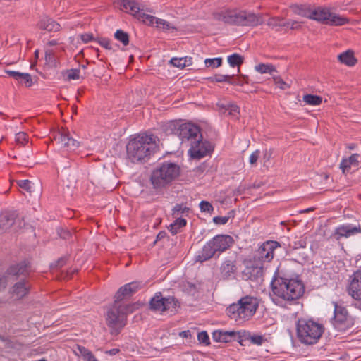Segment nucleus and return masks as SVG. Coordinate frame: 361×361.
I'll return each mask as SVG.
<instances>
[{
	"label": "nucleus",
	"instance_id": "nucleus-1",
	"mask_svg": "<svg viewBox=\"0 0 361 361\" xmlns=\"http://www.w3.org/2000/svg\"><path fill=\"white\" fill-rule=\"evenodd\" d=\"M270 298L272 302L282 307L299 299L305 292V286L298 279L280 278L271 281Z\"/></svg>",
	"mask_w": 361,
	"mask_h": 361
},
{
	"label": "nucleus",
	"instance_id": "nucleus-2",
	"mask_svg": "<svg viewBox=\"0 0 361 361\" xmlns=\"http://www.w3.org/2000/svg\"><path fill=\"white\" fill-rule=\"evenodd\" d=\"M157 137L154 135L140 134L131 138L126 146L127 155L132 162L145 161L157 148Z\"/></svg>",
	"mask_w": 361,
	"mask_h": 361
},
{
	"label": "nucleus",
	"instance_id": "nucleus-3",
	"mask_svg": "<svg viewBox=\"0 0 361 361\" xmlns=\"http://www.w3.org/2000/svg\"><path fill=\"white\" fill-rule=\"evenodd\" d=\"M290 8L296 15L331 26H341L349 22L348 18L331 12L329 8L325 7L312 8L308 6L294 5Z\"/></svg>",
	"mask_w": 361,
	"mask_h": 361
},
{
	"label": "nucleus",
	"instance_id": "nucleus-4",
	"mask_svg": "<svg viewBox=\"0 0 361 361\" xmlns=\"http://www.w3.org/2000/svg\"><path fill=\"white\" fill-rule=\"evenodd\" d=\"M136 308V304L118 303L114 302L106 314V324L111 328V334H118L126 324V316Z\"/></svg>",
	"mask_w": 361,
	"mask_h": 361
},
{
	"label": "nucleus",
	"instance_id": "nucleus-5",
	"mask_svg": "<svg viewBox=\"0 0 361 361\" xmlns=\"http://www.w3.org/2000/svg\"><path fill=\"white\" fill-rule=\"evenodd\" d=\"M259 307L257 298L246 295L240 298L237 303H233L226 308V314L235 321L245 320L251 318Z\"/></svg>",
	"mask_w": 361,
	"mask_h": 361
},
{
	"label": "nucleus",
	"instance_id": "nucleus-6",
	"mask_svg": "<svg viewBox=\"0 0 361 361\" xmlns=\"http://www.w3.org/2000/svg\"><path fill=\"white\" fill-rule=\"evenodd\" d=\"M179 175L178 165L172 162H164L152 171L150 180L154 189H161L171 184Z\"/></svg>",
	"mask_w": 361,
	"mask_h": 361
},
{
	"label": "nucleus",
	"instance_id": "nucleus-7",
	"mask_svg": "<svg viewBox=\"0 0 361 361\" xmlns=\"http://www.w3.org/2000/svg\"><path fill=\"white\" fill-rule=\"evenodd\" d=\"M323 332V326L312 319L302 318L297 321V337L300 342L305 345H313L317 343Z\"/></svg>",
	"mask_w": 361,
	"mask_h": 361
},
{
	"label": "nucleus",
	"instance_id": "nucleus-8",
	"mask_svg": "<svg viewBox=\"0 0 361 361\" xmlns=\"http://www.w3.org/2000/svg\"><path fill=\"white\" fill-rule=\"evenodd\" d=\"M233 243V239L230 235H216L204 245L200 253L196 257V261L205 262L214 257L216 252L221 253L226 250Z\"/></svg>",
	"mask_w": 361,
	"mask_h": 361
},
{
	"label": "nucleus",
	"instance_id": "nucleus-9",
	"mask_svg": "<svg viewBox=\"0 0 361 361\" xmlns=\"http://www.w3.org/2000/svg\"><path fill=\"white\" fill-rule=\"evenodd\" d=\"M116 4L123 11H126L143 23L152 26L157 22V17L140 12L143 10L136 0H116Z\"/></svg>",
	"mask_w": 361,
	"mask_h": 361
},
{
	"label": "nucleus",
	"instance_id": "nucleus-10",
	"mask_svg": "<svg viewBox=\"0 0 361 361\" xmlns=\"http://www.w3.org/2000/svg\"><path fill=\"white\" fill-rule=\"evenodd\" d=\"M280 247V243L274 240H267L262 243L254 252V262L263 266L264 263L270 262L274 259V251Z\"/></svg>",
	"mask_w": 361,
	"mask_h": 361
},
{
	"label": "nucleus",
	"instance_id": "nucleus-11",
	"mask_svg": "<svg viewBox=\"0 0 361 361\" xmlns=\"http://www.w3.org/2000/svg\"><path fill=\"white\" fill-rule=\"evenodd\" d=\"M355 320L345 307L334 303L333 325L338 331H345L354 326Z\"/></svg>",
	"mask_w": 361,
	"mask_h": 361
},
{
	"label": "nucleus",
	"instance_id": "nucleus-12",
	"mask_svg": "<svg viewBox=\"0 0 361 361\" xmlns=\"http://www.w3.org/2000/svg\"><path fill=\"white\" fill-rule=\"evenodd\" d=\"M348 293L357 301L355 306L361 310V267L350 276Z\"/></svg>",
	"mask_w": 361,
	"mask_h": 361
},
{
	"label": "nucleus",
	"instance_id": "nucleus-13",
	"mask_svg": "<svg viewBox=\"0 0 361 361\" xmlns=\"http://www.w3.org/2000/svg\"><path fill=\"white\" fill-rule=\"evenodd\" d=\"M177 305L178 301L173 297L163 298L160 293L156 294L150 300L151 309L161 312L169 310L173 311Z\"/></svg>",
	"mask_w": 361,
	"mask_h": 361
},
{
	"label": "nucleus",
	"instance_id": "nucleus-14",
	"mask_svg": "<svg viewBox=\"0 0 361 361\" xmlns=\"http://www.w3.org/2000/svg\"><path fill=\"white\" fill-rule=\"evenodd\" d=\"M243 10L226 9L213 13L214 19L231 25H241Z\"/></svg>",
	"mask_w": 361,
	"mask_h": 361
},
{
	"label": "nucleus",
	"instance_id": "nucleus-15",
	"mask_svg": "<svg viewBox=\"0 0 361 361\" xmlns=\"http://www.w3.org/2000/svg\"><path fill=\"white\" fill-rule=\"evenodd\" d=\"M176 133L183 142H193L198 137H202L200 128L191 123H183L179 126Z\"/></svg>",
	"mask_w": 361,
	"mask_h": 361
},
{
	"label": "nucleus",
	"instance_id": "nucleus-16",
	"mask_svg": "<svg viewBox=\"0 0 361 361\" xmlns=\"http://www.w3.org/2000/svg\"><path fill=\"white\" fill-rule=\"evenodd\" d=\"M198 137L190 143L189 153L192 158L200 159L213 151V146L207 141H202Z\"/></svg>",
	"mask_w": 361,
	"mask_h": 361
},
{
	"label": "nucleus",
	"instance_id": "nucleus-17",
	"mask_svg": "<svg viewBox=\"0 0 361 361\" xmlns=\"http://www.w3.org/2000/svg\"><path fill=\"white\" fill-rule=\"evenodd\" d=\"M245 269L242 271V279L247 281H257L263 276L264 266L255 263L254 260H246L244 262Z\"/></svg>",
	"mask_w": 361,
	"mask_h": 361
},
{
	"label": "nucleus",
	"instance_id": "nucleus-18",
	"mask_svg": "<svg viewBox=\"0 0 361 361\" xmlns=\"http://www.w3.org/2000/svg\"><path fill=\"white\" fill-rule=\"evenodd\" d=\"M54 139L61 147L66 148L68 151H74L79 147V142L73 138L66 129H61L56 133Z\"/></svg>",
	"mask_w": 361,
	"mask_h": 361
},
{
	"label": "nucleus",
	"instance_id": "nucleus-19",
	"mask_svg": "<svg viewBox=\"0 0 361 361\" xmlns=\"http://www.w3.org/2000/svg\"><path fill=\"white\" fill-rule=\"evenodd\" d=\"M361 233V226H353L351 224H343L336 227L331 235V238L339 241L342 238H350Z\"/></svg>",
	"mask_w": 361,
	"mask_h": 361
},
{
	"label": "nucleus",
	"instance_id": "nucleus-20",
	"mask_svg": "<svg viewBox=\"0 0 361 361\" xmlns=\"http://www.w3.org/2000/svg\"><path fill=\"white\" fill-rule=\"evenodd\" d=\"M237 273L235 262L227 259L225 260L220 267V276L223 280H230L235 279Z\"/></svg>",
	"mask_w": 361,
	"mask_h": 361
},
{
	"label": "nucleus",
	"instance_id": "nucleus-21",
	"mask_svg": "<svg viewBox=\"0 0 361 361\" xmlns=\"http://www.w3.org/2000/svg\"><path fill=\"white\" fill-rule=\"evenodd\" d=\"M241 21V26L251 27H255L264 23L261 16L246 11H243Z\"/></svg>",
	"mask_w": 361,
	"mask_h": 361
},
{
	"label": "nucleus",
	"instance_id": "nucleus-22",
	"mask_svg": "<svg viewBox=\"0 0 361 361\" xmlns=\"http://www.w3.org/2000/svg\"><path fill=\"white\" fill-rule=\"evenodd\" d=\"M360 155L359 154H353L350 157L343 159L340 168L343 173H349L353 169H357L360 164Z\"/></svg>",
	"mask_w": 361,
	"mask_h": 361
},
{
	"label": "nucleus",
	"instance_id": "nucleus-23",
	"mask_svg": "<svg viewBox=\"0 0 361 361\" xmlns=\"http://www.w3.org/2000/svg\"><path fill=\"white\" fill-rule=\"evenodd\" d=\"M16 214L13 212H4L0 214V233H4L14 224Z\"/></svg>",
	"mask_w": 361,
	"mask_h": 361
},
{
	"label": "nucleus",
	"instance_id": "nucleus-24",
	"mask_svg": "<svg viewBox=\"0 0 361 361\" xmlns=\"http://www.w3.org/2000/svg\"><path fill=\"white\" fill-rule=\"evenodd\" d=\"M30 288V285L25 279L16 283L13 288L11 294L16 299H21L25 297Z\"/></svg>",
	"mask_w": 361,
	"mask_h": 361
},
{
	"label": "nucleus",
	"instance_id": "nucleus-25",
	"mask_svg": "<svg viewBox=\"0 0 361 361\" xmlns=\"http://www.w3.org/2000/svg\"><path fill=\"white\" fill-rule=\"evenodd\" d=\"M39 27L42 30L49 32H56L59 30L60 25L49 18H44L39 23Z\"/></svg>",
	"mask_w": 361,
	"mask_h": 361
},
{
	"label": "nucleus",
	"instance_id": "nucleus-26",
	"mask_svg": "<svg viewBox=\"0 0 361 361\" xmlns=\"http://www.w3.org/2000/svg\"><path fill=\"white\" fill-rule=\"evenodd\" d=\"M217 105L223 114L228 112V115L233 116L235 118L238 117L240 108L236 104L232 103H218Z\"/></svg>",
	"mask_w": 361,
	"mask_h": 361
},
{
	"label": "nucleus",
	"instance_id": "nucleus-27",
	"mask_svg": "<svg viewBox=\"0 0 361 361\" xmlns=\"http://www.w3.org/2000/svg\"><path fill=\"white\" fill-rule=\"evenodd\" d=\"M338 59L341 63L347 65L348 66H354L357 59L354 56L353 51L351 50H347L338 56Z\"/></svg>",
	"mask_w": 361,
	"mask_h": 361
},
{
	"label": "nucleus",
	"instance_id": "nucleus-28",
	"mask_svg": "<svg viewBox=\"0 0 361 361\" xmlns=\"http://www.w3.org/2000/svg\"><path fill=\"white\" fill-rule=\"evenodd\" d=\"M170 63L175 67L183 68L189 66L192 63V59L191 57H182V58H172L170 60Z\"/></svg>",
	"mask_w": 361,
	"mask_h": 361
},
{
	"label": "nucleus",
	"instance_id": "nucleus-29",
	"mask_svg": "<svg viewBox=\"0 0 361 361\" xmlns=\"http://www.w3.org/2000/svg\"><path fill=\"white\" fill-rule=\"evenodd\" d=\"M155 25L157 29L161 30L166 32L178 30V27L175 25L161 18H158Z\"/></svg>",
	"mask_w": 361,
	"mask_h": 361
},
{
	"label": "nucleus",
	"instance_id": "nucleus-30",
	"mask_svg": "<svg viewBox=\"0 0 361 361\" xmlns=\"http://www.w3.org/2000/svg\"><path fill=\"white\" fill-rule=\"evenodd\" d=\"M130 295H131V294L128 291V288L127 286V284H126L125 286L121 287L118 289V290L117 291V293H116L114 302H118V303H124L123 302V300L125 298L129 297Z\"/></svg>",
	"mask_w": 361,
	"mask_h": 361
},
{
	"label": "nucleus",
	"instance_id": "nucleus-31",
	"mask_svg": "<svg viewBox=\"0 0 361 361\" xmlns=\"http://www.w3.org/2000/svg\"><path fill=\"white\" fill-rule=\"evenodd\" d=\"M255 69L256 71L261 74L269 73L272 74L274 72H276V68L272 64L268 63H259L255 66Z\"/></svg>",
	"mask_w": 361,
	"mask_h": 361
},
{
	"label": "nucleus",
	"instance_id": "nucleus-32",
	"mask_svg": "<svg viewBox=\"0 0 361 361\" xmlns=\"http://www.w3.org/2000/svg\"><path fill=\"white\" fill-rule=\"evenodd\" d=\"M303 101L309 105L317 106L322 102V98L318 95L305 94L303 96Z\"/></svg>",
	"mask_w": 361,
	"mask_h": 361
},
{
	"label": "nucleus",
	"instance_id": "nucleus-33",
	"mask_svg": "<svg viewBox=\"0 0 361 361\" xmlns=\"http://www.w3.org/2000/svg\"><path fill=\"white\" fill-rule=\"evenodd\" d=\"M114 37L123 46H127L129 44V35L127 32L122 30H116V32L114 33Z\"/></svg>",
	"mask_w": 361,
	"mask_h": 361
},
{
	"label": "nucleus",
	"instance_id": "nucleus-34",
	"mask_svg": "<svg viewBox=\"0 0 361 361\" xmlns=\"http://www.w3.org/2000/svg\"><path fill=\"white\" fill-rule=\"evenodd\" d=\"M228 62L232 67H239L243 63V57L238 54H233L228 57Z\"/></svg>",
	"mask_w": 361,
	"mask_h": 361
},
{
	"label": "nucleus",
	"instance_id": "nucleus-35",
	"mask_svg": "<svg viewBox=\"0 0 361 361\" xmlns=\"http://www.w3.org/2000/svg\"><path fill=\"white\" fill-rule=\"evenodd\" d=\"M172 215L173 217H178L181 216L184 213H187L189 211V208L183 204H176L172 209Z\"/></svg>",
	"mask_w": 361,
	"mask_h": 361
},
{
	"label": "nucleus",
	"instance_id": "nucleus-36",
	"mask_svg": "<svg viewBox=\"0 0 361 361\" xmlns=\"http://www.w3.org/2000/svg\"><path fill=\"white\" fill-rule=\"evenodd\" d=\"M283 20H284L283 18L280 17V16L271 17V18H269L267 24L269 27H270L271 28L273 29L276 27H281L282 25V21H283Z\"/></svg>",
	"mask_w": 361,
	"mask_h": 361
},
{
	"label": "nucleus",
	"instance_id": "nucleus-37",
	"mask_svg": "<svg viewBox=\"0 0 361 361\" xmlns=\"http://www.w3.org/2000/svg\"><path fill=\"white\" fill-rule=\"evenodd\" d=\"M63 75L68 80H78L80 78V70L76 68L69 69L66 71Z\"/></svg>",
	"mask_w": 361,
	"mask_h": 361
},
{
	"label": "nucleus",
	"instance_id": "nucleus-38",
	"mask_svg": "<svg viewBox=\"0 0 361 361\" xmlns=\"http://www.w3.org/2000/svg\"><path fill=\"white\" fill-rule=\"evenodd\" d=\"M205 66L208 68H218L221 66L222 63V59L219 58H214V59H206L204 60Z\"/></svg>",
	"mask_w": 361,
	"mask_h": 361
},
{
	"label": "nucleus",
	"instance_id": "nucleus-39",
	"mask_svg": "<svg viewBox=\"0 0 361 361\" xmlns=\"http://www.w3.org/2000/svg\"><path fill=\"white\" fill-rule=\"evenodd\" d=\"M18 185L23 189L24 190L27 191L30 195H31L32 192V183L29 180H20L17 182Z\"/></svg>",
	"mask_w": 361,
	"mask_h": 361
},
{
	"label": "nucleus",
	"instance_id": "nucleus-40",
	"mask_svg": "<svg viewBox=\"0 0 361 361\" xmlns=\"http://www.w3.org/2000/svg\"><path fill=\"white\" fill-rule=\"evenodd\" d=\"M18 81L24 84L26 87H30L32 84V78L29 73H20Z\"/></svg>",
	"mask_w": 361,
	"mask_h": 361
},
{
	"label": "nucleus",
	"instance_id": "nucleus-41",
	"mask_svg": "<svg viewBox=\"0 0 361 361\" xmlns=\"http://www.w3.org/2000/svg\"><path fill=\"white\" fill-rule=\"evenodd\" d=\"M27 135L24 132H19L16 134V142L24 145L27 142Z\"/></svg>",
	"mask_w": 361,
	"mask_h": 361
},
{
	"label": "nucleus",
	"instance_id": "nucleus-42",
	"mask_svg": "<svg viewBox=\"0 0 361 361\" xmlns=\"http://www.w3.org/2000/svg\"><path fill=\"white\" fill-rule=\"evenodd\" d=\"M127 286L128 288V291L132 295L140 289L143 286V284L141 282L133 281L128 283Z\"/></svg>",
	"mask_w": 361,
	"mask_h": 361
},
{
	"label": "nucleus",
	"instance_id": "nucleus-43",
	"mask_svg": "<svg viewBox=\"0 0 361 361\" xmlns=\"http://www.w3.org/2000/svg\"><path fill=\"white\" fill-rule=\"evenodd\" d=\"M273 80L275 83L280 89L285 90L290 87V86L283 81L280 76L273 75Z\"/></svg>",
	"mask_w": 361,
	"mask_h": 361
},
{
	"label": "nucleus",
	"instance_id": "nucleus-44",
	"mask_svg": "<svg viewBox=\"0 0 361 361\" xmlns=\"http://www.w3.org/2000/svg\"><path fill=\"white\" fill-rule=\"evenodd\" d=\"M200 209L202 212L211 213L214 210V207L211 203L207 201H201L200 203Z\"/></svg>",
	"mask_w": 361,
	"mask_h": 361
},
{
	"label": "nucleus",
	"instance_id": "nucleus-45",
	"mask_svg": "<svg viewBox=\"0 0 361 361\" xmlns=\"http://www.w3.org/2000/svg\"><path fill=\"white\" fill-rule=\"evenodd\" d=\"M234 75H221V74H217V75H215L214 76V80L216 82H228V83H232L230 80V79L231 78V77H233Z\"/></svg>",
	"mask_w": 361,
	"mask_h": 361
},
{
	"label": "nucleus",
	"instance_id": "nucleus-46",
	"mask_svg": "<svg viewBox=\"0 0 361 361\" xmlns=\"http://www.w3.org/2000/svg\"><path fill=\"white\" fill-rule=\"evenodd\" d=\"M221 336V342L227 343L235 336V333L234 331H222Z\"/></svg>",
	"mask_w": 361,
	"mask_h": 361
},
{
	"label": "nucleus",
	"instance_id": "nucleus-47",
	"mask_svg": "<svg viewBox=\"0 0 361 361\" xmlns=\"http://www.w3.org/2000/svg\"><path fill=\"white\" fill-rule=\"evenodd\" d=\"M197 338L202 343L205 345H208L209 343V338L206 331H202L199 333L197 335Z\"/></svg>",
	"mask_w": 361,
	"mask_h": 361
},
{
	"label": "nucleus",
	"instance_id": "nucleus-48",
	"mask_svg": "<svg viewBox=\"0 0 361 361\" xmlns=\"http://www.w3.org/2000/svg\"><path fill=\"white\" fill-rule=\"evenodd\" d=\"M98 42L102 47H103L104 48H105L106 49L111 50V49H114L111 41L108 39L101 38L100 39L98 40Z\"/></svg>",
	"mask_w": 361,
	"mask_h": 361
},
{
	"label": "nucleus",
	"instance_id": "nucleus-49",
	"mask_svg": "<svg viewBox=\"0 0 361 361\" xmlns=\"http://www.w3.org/2000/svg\"><path fill=\"white\" fill-rule=\"evenodd\" d=\"M76 350L77 351H75V353L77 354L78 353L79 355H80L83 358L88 355V354L90 353L91 352L84 346L79 345H77Z\"/></svg>",
	"mask_w": 361,
	"mask_h": 361
},
{
	"label": "nucleus",
	"instance_id": "nucleus-50",
	"mask_svg": "<svg viewBox=\"0 0 361 361\" xmlns=\"http://www.w3.org/2000/svg\"><path fill=\"white\" fill-rule=\"evenodd\" d=\"M260 152L259 150L257 149L254 152L251 154L249 158V162L250 164L253 165L257 163L259 157Z\"/></svg>",
	"mask_w": 361,
	"mask_h": 361
},
{
	"label": "nucleus",
	"instance_id": "nucleus-51",
	"mask_svg": "<svg viewBox=\"0 0 361 361\" xmlns=\"http://www.w3.org/2000/svg\"><path fill=\"white\" fill-rule=\"evenodd\" d=\"M250 340L252 343L258 345H262V343L264 341L263 336L259 335L251 336Z\"/></svg>",
	"mask_w": 361,
	"mask_h": 361
},
{
	"label": "nucleus",
	"instance_id": "nucleus-52",
	"mask_svg": "<svg viewBox=\"0 0 361 361\" xmlns=\"http://www.w3.org/2000/svg\"><path fill=\"white\" fill-rule=\"evenodd\" d=\"M228 216H215L213 219V221L216 224H225L228 221Z\"/></svg>",
	"mask_w": 361,
	"mask_h": 361
},
{
	"label": "nucleus",
	"instance_id": "nucleus-53",
	"mask_svg": "<svg viewBox=\"0 0 361 361\" xmlns=\"http://www.w3.org/2000/svg\"><path fill=\"white\" fill-rule=\"evenodd\" d=\"M176 220L173 223L176 226H177L179 228L184 227L186 225V220L180 218V216L176 217Z\"/></svg>",
	"mask_w": 361,
	"mask_h": 361
},
{
	"label": "nucleus",
	"instance_id": "nucleus-54",
	"mask_svg": "<svg viewBox=\"0 0 361 361\" xmlns=\"http://www.w3.org/2000/svg\"><path fill=\"white\" fill-rule=\"evenodd\" d=\"M80 39L85 42L87 43L94 39L92 34L85 33L80 35Z\"/></svg>",
	"mask_w": 361,
	"mask_h": 361
},
{
	"label": "nucleus",
	"instance_id": "nucleus-55",
	"mask_svg": "<svg viewBox=\"0 0 361 361\" xmlns=\"http://www.w3.org/2000/svg\"><path fill=\"white\" fill-rule=\"evenodd\" d=\"M5 73L12 77L13 79L16 80H19V77L20 75V73L18 71L5 70Z\"/></svg>",
	"mask_w": 361,
	"mask_h": 361
},
{
	"label": "nucleus",
	"instance_id": "nucleus-56",
	"mask_svg": "<svg viewBox=\"0 0 361 361\" xmlns=\"http://www.w3.org/2000/svg\"><path fill=\"white\" fill-rule=\"evenodd\" d=\"M168 228L172 235L178 233L180 230V228L177 226H176L173 223L169 225Z\"/></svg>",
	"mask_w": 361,
	"mask_h": 361
},
{
	"label": "nucleus",
	"instance_id": "nucleus-57",
	"mask_svg": "<svg viewBox=\"0 0 361 361\" xmlns=\"http://www.w3.org/2000/svg\"><path fill=\"white\" fill-rule=\"evenodd\" d=\"M301 23L297 20H291L290 29L291 30H299L301 27Z\"/></svg>",
	"mask_w": 361,
	"mask_h": 361
},
{
	"label": "nucleus",
	"instance_id": "nucleus-58",
	"mask_svg": "<svg viewBox=\"0 0 361 361\" xmlns=\"http://www.w3.org/2000/svg\"><path fill=\"white\" fill-rule=\"evenodd\" d=\"M58 233H59V235H60V237L63 239L68 238L69 236L71 235V233L69 231L63 230V229H61L60 231H59Z\"/></svg>",
	"mask_w": 361,
	"mask_h": 361
},
{
	"label": "nucleus",
	"instance_id": "nucleus-59",
	"mask_svg": "<svg viewBox=\"0 0 361 361\" xmlns=\"http://www.w3.org/2000/svg\"><path fill=\"white\" fill-rule=\"evenodd\" d=\"M221 334L222 331H216L213 333L212 338L216 341H221Z\"/></svg>",
	"mask_w": 361,
	"mask_h": 361
},
{
	"label": "nucleus",
	"instance_id": "nucleus-60",
	"mask_svg": "<svg viewBox=\"0 0 361 361\" xmlns=\"http://www.w3.org/2000/svg\"><path fill=\"white\" fill-rule=\"evenodd\" d=\"M85 361H98L92 352L83 358Z\"/></svg>",
	"mask_w": 361,
	"mask_h": 361
},
{
	"label": "nucleus",
	"instance_id": "nucleus-61",
	"mask_svg": "<svg viewBox=\"0 0 361 361\" xmlns=\"http://www.w3.org/2000/svg\"><path fill=\"white\" fill-rule=\"evenodd\" d=\"M120 352V350L118 348H113L109 350L106 351V354H108L109 355H116Z\"/></svg>",
	"mask_w": 361,
	"mask_h": 361
},
{
	"label": "nucleus",
	"instance_id": "nucleus-62",
	"mask_svg": "<svg viewBox=\"0 0 361 361\" xmlns=\"http://www.w3.org/2000/svg\"><path fill=\"white\" fill-rule=\"evenodd\" d=\"M290 22H291V20H288L286 22L282 21V25L281 27H290Z\"/></svg>",
	"mask_w": 361,
	"mask_h": 361
},
{
	"label": "nucleus",
	"instance_id": "nucleus-63",
	"mask_svg": "<svg viewBox=\"0 0 361 361\" xmlns=\"http://www.w3.org/2000/svg\"><path fill=\"white\" fill-rule=\"evenodd\" d=\"M240 78H242V80H243V81L244 82H245V83H248V82H248V77H247V76H246V75H242Z\"/></svg>",
	"mask_w": 361,
	"mask_h": 361
},
{
	"label": "nucleus",
	"instance_id": "nucleus-64",
	"mask_svg": "<svg viewBox=\"0 0 361 361\" xmlns=\"http://www.w3.org/2000/svg\"><path fill=\"white\" fill-rule=\"evenodd\" d=\"M58 264L56 266L61 267L64 264V260L63 259L58 261Z\"/></svg>",
	"mask_w": 361,
	"mask_h": 361
}]
</instances>
